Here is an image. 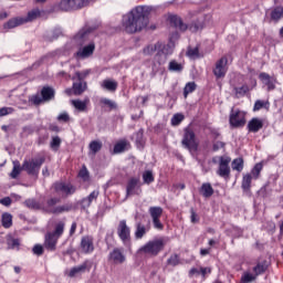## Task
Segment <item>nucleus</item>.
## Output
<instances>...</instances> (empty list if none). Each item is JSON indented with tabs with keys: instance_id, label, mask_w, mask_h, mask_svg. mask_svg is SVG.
<instances>
[{
	"instance_id": "nucleus-9",
	"label": "nucleus",
	"mask_w": 283,
	"mask_h": 283,
	"mask_svg": "<svg viewBox=\"0 0 283 283\" xmlns=\"http://www.w3.org/2000/svg\"><path fill=\"white\" fill-rule=\"evenodd\" d=\"M53 190L57 196H62V198H67V196H72V193L76 192V188L72 184L65 182H55Z\"/></svg>"
},
{
	"instance_id": "nucleus-38",
	"label": "nucleus",
	"mask_w": 283,
	"mask_h": 283,
	"mask_svg": "<svg viewBox=\"0 0 283 283\" xmlns=\"http://www.w3.org/2000/svg\"><path fill=\"white\" fill-rule=\"evenodd\" d=\"M64 231H65V222L60 221L55 224L54 231L49 233H51V235H55V238H61Z\"/></svg>"
},
{
	"instance_id": "nucleus-35",
	"label": "nucleus",
	"mask_w": 283,
	"mask_h": 283,
	"mask_svg": "<svg viewBox=\"0 0 283 283\" xmlns=\"http://www.w3.org/2000/svg\"><path fill=\"white\" fill-rule=\"evenodd\" d=\"M7 244H8V249H15L17 251H19V247L21 245V241L19 239H14V237H12V234H9L7 237Z\"/></svg>"
},
{
	"instance_id": "nucleus-5",
	"label": "nucleus",
	"mask_w": 283,
	"mask_h": 283,
	"mask_svg": "<svg viewBox=\"0 0 283 283\" xmlns=\"http://www.w3.org/2000/svg\"><path fill=\"white\" fill-rule=\"evenodd\" d=\"M181 145L189 151H198L199 144L198 140L196 139V133H193V129L185 128Z\"/></svg>"
},
{
	"instance_id": "nucleus-64",
	"label": "nucleus",
	"mask_w": 283,
	"mask_h": 283,
	"mask_svg": "<svg viewBox=\"0 0 283 283\" xmlns=\"http://www.w3.org/2000/svg\"><path fill=\"white\" fill-rule=\"evenodd\" d=\"M76 222H73L70 229V235H74L76 233Z\"/></svg>"
},
{
	"instance_id": "nucleus-41",
	"label": "nucleus",
	"mask_w": 283,
	"mask_h": 283,
	"mask_svg": "<svg viewBox=\"0 0 283 283\" xmlns=\"http://www.w3.org/2000/svg\"><path fill=\"white\" fill-rule=\"evenodd\" d=\"M269 102L259 99L254 103L253 112H260V109H269Z\"/></svg>"
},
{
	"instance_id": "nucleus-11",
	"label": "nucleus",
	"mask_w": 283,
	"mask_h": 283,
	"mask_svg": "<svg viewBox=\"0 0 283 283\" xmlns=\"http://www.w3.org/2000/svg\"><path fill=\"white\" fill-rule=\"evenodd\" d=\"M117 235L124 244H127L132 240V229L127 227L126 220H120L117 226Z\"/></svg>"
},
{
	"instance_id": "nucleus-33",
	"label": "nucleus",
	"mask_w": 283,
	"mask_h": 283,
	"mask_svg": "<svg viewBox=\"0 0 283 283\" xmlns=\"http://www.w3.org/2000/svg\"><path fill=\"white\" fill-rule=\"evenodd\" d=\"M96 0H71V6L73 10H81V8H85L86 6H90V3Z\"/></svg>"
},
{
	"instance_id": "nucleus-7",
	"label": "nucleus",
	"mask_w": 283,
	"mask_h": 283,
	"mask_svg": "<svg viewBox=\"0 0 283 283\" xmlns=\"http://www.w3.org/2000/svg\"><path fill=\"white\" fill-rule=\"evenodd\" d=\"M212 72L216 78H224V76H227V72H229V59L227 56L219 59L216 62Z\"/></svg>"
},
{
	"instance_id": "nucleus-51",
	"label": "nucleus",
	"mask_w": 283,
	"mask_h": 283,
	"mask_svg": "<svg viewBox=\"0 0 283 283\" xmlns=\"http://www.w3.org/2000/svg\"><path fill=\"white\" fill-rule=\"evenodd\" d=\"M184 120H185V115L176 114L171 118V125H174L176 127V126H178Z\"/></svg>"
},
{
	"instance_id": "nucleus-19",
	"label": "nucleus",
	"mask_w": 283,
	"mask_h": 283,
	"mask_svg": "<svg viewBox=\"0 0 283 283\" xmlns=\"http://www.w3.org/2000/svg\"><path fill=\"white\" fill-rule=\"evenodd\" d=\"M109 261L114 264H123V262H125V255L123 254V251L120 249H114L109 253Z\"/></svg>"
},
{
	"instance_id": "nucleus-52",
	"label": "nucleus",
	"mask_w": 283,
	"mask_h": 283,
	"mask_svg": "<svg viewBox=\"0 0 283 283\" xmlns=\"http://www.w3.org/2000/svg\"><path fill=\"white\" fill-rule=\"evenodd\" d=\"M168 264L170 266H178L180 264V258L178 254H174L168 259Z\"/></svg>"
},
{
	"instance_id": "nucleus-45",
	"label": "nucleus",
	"mask_w": 283,
	"mask_h": 283,
	"mask_svg": "<svg viewBox=\"0 0 283 283\" xmlns=\"http://www.w3.org/2000/svg\"><path fill=\"white\" fill-rule=\"evenodd\" d=\"M168 70L170 72H182L184 66L182 64L178 63L176 60H172L168 65Z\"/></svg>"
},
{
	"instance_id": "nucleus-48",
	"label": "nucleus",
	"mask_w": 283,
	"mask_h": 283,
	"mask_svg": "<svg viewBox=\"0 0 283 283\" xmlns=\"http://www.w3.org/2000/svg\"><path fill=\"white\" fill-rule=\"evenodd\" d=\"M143 180L146 185H151L154 182V172L151 170H147L143 174Z\"/></svg>"
},
{
	"instance_id": "nucleus-17",
	"label": "nucleus",
	"mask_w": 283,
	"mask_h": 283,
	"mask_svg": "<svg viewBox=\"0 0 283 283\" xmlns=\"http://www.w3.org/2000/svg\"><path fill=\"white\" fill-rule=\"evenodd\" d=\"M264 127V120L260 119L258 117H253L249 123H248V132L252 134H258L260 129Z\"/></svg>"
},
{
	"instance_id": "nucleus-22",
	"label": "nucleus",
	"mask_w": 283,
	"mask_h": 283,
	"mask_svg": "<svg viewBox=\"0 0 283 283\" xmlns=\"http://www.w3.org/2000/svg\"><path fill=\"white\" fill-rule=\"evenodd\" d=\"M90 266V262L85 261L81 265L74 266L69 272V277H76V275H81L82 273H85Z\"/></svg>"
},
{
	"instance_id": "nucleus-46",
	"label": "nucleus",
	"mask_w": 283,
	"mask_h": 283,
	"mask_svg": "<svg viewBox=\"0 0 283 283\" xmlns=\"http://www.w3.org/2000/svg\"><path fill=\"white\" fill-rule=\"evenodd\" d=\"M35 19H36V10L33 9L28 12L27 17H22L23 25H25V23H32V21H34Z\"/></svg>"
},
{
	"instance_id": "nucleus-1",
	"label": "nucleus",
	"mask_w": 283,
	"mask_h": 283,
	"mask_svg": "<svg viewBox=\"0 0 283 283\" xmlns=\"http://www.w3.org/2000/svg\"><path fill=\"white\" fill-rule=\"evenodd\" d=\"M151 8L138 6L123 17V28L128 34L140 32L149 25Z\"/></svg>"
},
{
	"instance_id": "nucleus-59",
	"label": "nucleus",
	"mask_w": 283,
	"mask_h": 283,
	"mask_svg": "<svg viewBox=\"0 0 283 283\" xmlns=\"http://www.w3.org/2000/svg\"><path fill=\"white\" fill-rule=\"evenodd\" d=\"M46 158H48V154H45V153L39 154L38 160H36L38 167L43 165V163H45Z\"/></svg>"
},
{
	"instance_id": "nucleus-57",
	"label": "nucleus",
	"mask_w": 283,
	"mask_h": 283,
	"mask_svg": "<svg viewBox=\"0 0 283 283\" xmlns=\"http://www.w3.org/2000/svg\"><path fill=\"white\" fill-rule=\"evenodd\" d=\"M9 114H14V108H12V107L0 108V118L3 116H9Z\"/></svg>"
},
{
	"instance_id": "nucleus-54",
	"label": "nucleus",
	"mask_w": 283,
	"mask_h": 283,
	"mask_svg": "<svg viewBox=\"0 0 283 283\" xmlns=\"http://www.w3.org/2000/svg\"><path fill=\"white\" fill-rule=\"evenodd\" d=\"M101 103H102V105H106L107 107H109V109H116L115 102L109 98H102Z\"/></svg>"
},
{
	"instance_id": "nucleus-3",
	"label": "nucleus",
	"mask_w": 283,
	"mask_h": 283,
	"mask_svg": "<svg viewBox=\"0 0 283 283\" xmlns=\"http://www.w3.org/2000/svg\"><path fill=\"white\" fill-rule=\"evenodd\" d=\"M59 202H61V198L53 197L46 200L44 205L38 206V209H42V211H45L46 213H54L55 216H59L61 213H67V211H72V206H57Z\"/></svg>"
},
{
	"instance_id": "nucleus-12",
	"label": "nucleus",
	"mask_w": 283,
	"mask_h": 283,
	"mask_svg": "<svg viewBox=\"0 0 283 283\" xmlns=\"http://www.w3.org/2000/svg\"><path fill=\"white\" fill-rule=\"evenodd\" d=\"M230 163V157H220L219 169L217 170L218 176L226 179L229 178V176H231V167H229Z\"/></svg>"
},
{
	"instance_id": "nucleus-23",
	"label": "nucleus",
	"mask_w": 283,
	"mask_h": 283,
	"mask_svg": "<svg viewBox=\"0 0 283 283\" xmlns=\"http://www.w3.org/2000/svg\"><path fill=\"white\" fill-rule=\"evenodd\" d=\"M92 33V29L84 28L78 31V33L75 35V41L80 43V45H83L87 39H90V34Z\"/></svg>"
},
{
	"instance_id": "nucleus-42",
	"label": "nucleus",
	"mask_w": 283,
	"mask_h": 283,
	"mask_svg": "<svg viewBox=\"0 0 283 283\" xmlns=\"http://www.w3.org/2000/svg\"><path fill=\"white\" fill-rule=\"evenodd\" d=\"M196 82H189L186 84L185 88H184V96L185 98H187L189 96V94L196 92Z\"/></svg>"
},
{
	"instance_id": "nucleus-26",
	"label": "nucleus",
	"mask_w": 283,
	"mask_h": 283,
	"mask_svg": "<svg viewBox=\"0 0 283 283\" xmlns=\"http://www.w3.org/2000/svg\"><path fill=\"white\" fill-rule=\"evenodd\" d=\"M170 24L174 25L177 30L185 32L189 27L182 22V19L178 15L170 17Z\"/></svg>"
},
{
	"instance_id": "nucleus-28",
	"label": "nucleus",
	"mask_w": 283,
	"mask_h": 283,
	"mask_svg": "<svg viewBox=\"0 0 283 283\" xmlns=\"http://www.w3.org/2000/svg\"><path fill=\"white\" fill-rule=\"evenodd\" d=\"M99 193L101 192L98 190H94L93 192L90 193V196L82 199V206L84 207V209L92 207V202L98 199Z\"/></svg>"
},
{
	"instance_id": "nucleus-6",
	"label": "nucleus",
	"mask_w": 283,
	"mask_h": 283,
	"mask_svg": "<svg viewBox=\"0 0 283 283\" xmlns=\"http://www.w3.org/2000/svg\"><path fill=\"white\" fill-rule=\"evenodd\" d=\"M229 123L231 127L240 128L247 125V113L238 108H232L230 113Z\"/></svg>"
},
{
	"instance_id": "nucleus-31",
	"label": "nucleus",
	"mask_w": 283,
	"mask_h": 283,
	"mask_svg": "<svg viewBox=\"0 0 283 283\" xmlns=\"http://www.w3.org/2000/svg\"><path fill=\"white\" fill-rule=\"evenodd\" d=\"M55 10H60L61 12H70L71 10H74L72 0H61L60 3L55 6Z\"/></svg>"
},
{
	"instance_id": "nucleus-18",
	"label": "nucleus",
	"mask_w": 283,
	"mask_h": 283,
	"mask_svg": "<svg viewBox=\"0 0 283 283\" xmlns=\"http://www.w3.org/2000/svg\"><path fill=\"white\" fill-rule=\"evenodd\" d=\"M22 169L23 171H27L29 175H34L36 174V159L31 158V159H24L22 164Z\"/></svg>"
},
{
	"instance_id": "nucleus-36",
	"label": "nucleus",
	"mask_w": 283,
	"mask_h": 283,
	"mask_svg": "<svg viewBox=\"0 0 283 283\" xmlns=\"http://www.w3.org/2000/svg\"><path fill=\"white\" fill-rule=\"evenodd\" d=\"M127 145H129V143L125 139L117 142L114 146L113 154H123V151L127 149Z\"/></svg>"
},
{
	"instance_id": "nucleus-60",
	"label": "nucleus",
	"mask_w": 283,
	"mask_h": 283,
	"mask_svg": "<svg viewBox=\"0 0 283 283\" xmlns=\"http://www.w3.org/2000/svg\"><path fill=\"white\" fill-rule=\"evenodd\" d=\"M57 120H60L61 123H69L70 115L67 113H62L59 115Z\"/></svg>"
},
{
	"instance_id": "nucleus-16",
	"label": "nucleus",
	"mask_w": 283,
	"mask_h": 283,
	"mask_svg": "<svg viewBox=\"0 0 283 283\" xmlns=\"http://www.w3.org/2000/svg\"><path fill=\"white\" fill-rule=\"evenodd\" d=\"M80 249L82 253H93L94 252V238L86 235L81 240Z\"/></svg>"
},
{
	"instance_id": "nucleus-37",
	"label": "nucleus",
	"mask_w": 283,
	"mask_h": 283,
	"mask_svg": "<svg viewBox=\"0 0 283 283\" xmlns=\"http://www.w3.org/2000/svg\"><path fill=\"white\" fill-rule=\"evenodd\" d=\"M253 179L254 178L251 174L243 175L242 185H241L243 191H249V189H251V182Z\"/></svg>"
},
{
	"instance_id": "nucleus-30",
	"label": "nucleus",
	"mask_w": 283,
	"mask_h": 283,
	"mask_svg": "<svg viewBox=\"0 0 283 283\" xmlns=\"http://www.w3.org/2000/svg\"><path fill=\"white\" fill-rule=\"evenodd\" d=\"M12 165L13 168L9 176L13 180H17V178H19V176L21 175V171H23V166H21V163H19V160H14Z\"/></svg>"
},
{
	"instance_id": "nucleus-61",
	"label": "nucleus",
	"mask_w": 283,
	"mask_h": 283,
	"mask_svg": "<svg viewBox=\"0 0 283 283\" xmlns=\"http://www.w3.org/2000/svg\"><path fill=\"white\" fill-rule=\"evenodd\" d=\"M0 205H3V207H10V205H12V199L10 197H4L0 199Z\"/></svg>"
},
{
	"instance_id": "nucleus-47",
	"label": "nucleus",
	"mask_w": 283,
	"mask_h": 283,
	"mask_svg": "<svg viewBox=\"0 0 283 283\" xmlns=\"http://www.w3.org/2000/svg\"><path fill=\"white\" fill-rule=\"evenodd\" d=\"M262 164H256L253 168H252V170H251V176H252V178L254 179V180H258V178H260V174H261V171H262Z\"/></svg>"
},
{
	"instance_id": "nucleus-62",
	"label": "nucleus",
	"mask_w": 283,
	"mask_h": 283,
	"mask_svg": "<svg viewBox=\"0 0 283 283\" xmlns=\"http://www.w3.org/2000/svg\"><path fill=\"white\" fill-rule=\"evenodd\" d=\"M224 143L223 142H216L212 146L213 151H218L219 149H223Z\"/></svg>"
},
{
	"instance_id": "nucleus-24",
	"label": "nucleus",
	"mask_w": 283,
	"mask_h": 283,
	"mask_svg": "<svg viewBox=\"0 0 283 283\" xmlns=\"http://www.w3.org/2000/svg\"><path fill=\"white\" fill-rule=\"evenodd\" d=\"M71 105L77 109V112H87V105H90L88 97H85L84 101L72 99Z\"/></svg>"
},
{
	"instance_id": "nucleus-32",
	"label": "nucleus",
	"mask_w": 283,
	"mask_h": 283,
	"mask_svg": "<svg viewBox=\"0 0 283 283\" xmlns=\"http://www.w3.org/2000/svg\"><path fill=\"white\" fill-rule=\"evenodd\" d=\"M102 87L108 92H116V90H118V82L114 80H104L102 82Z\"/></svg>"
},
{
	"instance_id": "nucleus-53",
	"label": "nucleus",
	"mask_w": 283,
	"mask_h": 283,
	"mask_svg": "<svg viewBox=\"0 0 283 283\" xmlns=\"http://www.w3.org/2000/svg\"><path fill=\"white\" fill-rule=\"evenodd\" d=\"M205 28V24L202 22H195L189 25L190 32H198V30H202Z\"/></svg>"
},
{
	"instance_id": "nucleus-49",
	"label": "nucleus",
	"mask_w": 283,
	"mask_h": 283,
	"mask_svg": "<svg viewBox=\"0 0 283 283\" xmlns=\"http://www.w3.org/2000/svg\"><path fill=\"white\" fill-rule=\"evenodd\" d=\"M187 56H189V59H200V51L198 46L193 49L189 48L187 51Z\"/></svg>"
},
{
	"instance_id": "nucleus-2",
	"label": "nucleus",
	"mask_w": 283,
	"mask_h": 283,
	"mask_svg": "<svg viewBox=\"0 0 283 283\" xmlns=\"http://www.w3.org/2000/svg\"><path fill=\"white\" fill-rule=\"evenodd\" d=\"M167 242H169V239L161 237V238H155L150 241H148L145 245H143L139 249V253H144V255H153L156 258L160 251L165 250V247H167Z\"/></svg>"
},
{
	"instance_id": "nucleus-50",
	"label": "nucleus",
	"mask_w": 283,
	"mask_h": 283,
	"mask_svg": "<svg viewBox=\"0 0 283 283\" xmlns=\"http://www.w3.org/2000/svg\"><path fill=\"white\" fill-rule=\"evenodd\" d=\"M90 70H85L82 72H76L75 76L73 78H77V81H85V78H87V76H90Z\"/></svg>"
},
{
	"instance_id": "nucleus-56",
	"label": "nucleus",
	"mask_w": 283,
	"mask_h": 283,
	"mask_svg": "<svg viewBox=\"0 0 283 283\" xmlns=\"http://www.w3.org/2000/svg\"><path fill=\"white\" fill-rule=\"evenodd\" d=\"M24 206L27 207V209H31L34 211V209H36V200L35 199H27L24 201Z\"/></svg>"
},
{
	"instance_id": "nucleus-34",
	"label": "nucleus",
	"mask_w": 283,
	"mask_h": 283,
	"mask_svg": "<svg viewBox=\"0 0 283 283\" xmlns=\"http://www.w3.org/2000/svg\"><path fill=\"white\" fill-rule=\"evenodd\" d=\"M200 193L203 198H211L213 196V187L211 184H202Z\"/></svg>"
},
{
	"instance_id": "nucleus-44",
	"label": "nucleus",
	"mask_w": 283,
	"mask_h": 283,
	"mask_svg": "<svg viewBox=\"0 0 283 283\" xmlns=\"http://www.w3.org/2000/svg\"><path fill=\"white\" fill-rule=\"evenodd\" d=\"M103 149V143L98 142V140H93L90 144V150L93 155L98 154V150Z\"/></svg>"
},
{
	"instance_id": "nucleus-43",
	"label": "nucleus",
	"mask_w": 283,
	"mask_h": 283,
	"mask_svg": "<svg viewBox=\"0 0 283 283\" xmlns=\"http://www.w3.org/2000/svg\"><path fill=\"white\" fill-rule=\"evenodd\" d=\"M283 17V8L282 7H276L272 12H271V19L272 21H280Z\"/></svg>"
},
{
	"instance_id": "nucleus-4",
	"label": "nucleus",
	"mask_w": 283,
	"mask_h": 283,
	"mask_svg": "<svg viewBox=\"0 0 283 283\" xmlns=\"http://www.w3.org/2000/svg\"><path fill=\"white\" fill-rule=\"evenodd\" d=\"M146 56H153L156 54L155 60L159 63V65H165L167 63V53H165V44L163 42H157L155 44H149L143 50Z\"/></svg>"
},
{
	"instance_id": "nucleus-25",
	"label": "nucleus",
	"mask_w": 283,
	"mask_h": 283,
	"mask_svg": "<svg viewBox=\"0 0 283 283\" xmlns=\"http://www.w3.org/2000/svg\"><path fill=\"white\" fill-rule=\"evenodd\" d=\"M149 229H150L149 226H145V224L138 222L136 224V231H135L136 240H143V238H145V235H147V232H149Z\"/></svg>"
},
{
	"instance_id": "nucleus-27",
	"label": "nucleus",
	"mask_w": 283,
	"mask_h": 283,
	"mask_svg": "<svg viewBox=\"0 0 283 283\" xmlns=\"http://www.w3.org/2000/svg\"><path fill=\"white\" fill-rule=\"evenodd\" d=\"M56 242H59V237H55L49 232L45 237V249L49 251H54L56 249Z\"/></svg>"
},
{
	"instance_id": "nucleus-13",
	"label": "nucleus",
	"mask_w": 283,
	"mask_h": 283,
	"mask_svg": "<svg viewBox=\"0 0 283 283\" xmlns=\"http://www.w3.org/2000/svg\"><path fill=\"white\" fill-rule=\"evenodd\" d=\"M96 50V44L94 42L82 46L77 50V52L74 54L75 59H90L92 54H94V51Z\"/></svg>"
},
{
	"instance_id": "nucleus-55",
	"label": "nucleus",
	"mask_w": 283,
	"mask_h": 283,
	"mask_svg": "<svg viewBox=\"0 0 283 283\" xmlns=\"http://www.w3.org/2000/svg\"><path fill=\"white\" fill-rule=\"evenodd\" d=\"M51 147L56 151L59 147H61V137L59 136L53 137L51 142Z\"/></svg>"
},
{
	"instance_id": "nucleus-14",
	"label": "nucleus",
	"mask_w": 283,
	"mask_h": 283,
	"mask_svg": "<svg viewBox=\"0 0 283 283\" xmlns=\"http://www.w3.org/2000/svg\"><path fill=\"white\" fill-rule=\"evenodd\" d=\"M54 88L50 87V86H44L41 90V97L36 98V105H41L42 103H50V101H53L54 98Z\"/></svg>"
},
{
	"instance_id": "nucleus-39",
	"label": "nucleus",
	"mask_w": 283,
	"mask_h": 283,
	"mask_svg": "<svg viewBox=\"0 0 283 283\" xmlns=\"http://www.w3.org/2000/svg\"><path fill=\"white\" fill-rule=\"evenodd\" d=\"M1 223L4 229H10L12 227V214L8 212L2 213Z\"/></svg>"
},
{
	"instance_id": "nucleus-21",
	"label": "nucleus",
	"mask_w": 283,
	"mask_h": 283,
	"mask_svg": "<svg viewBox=\"0 0 283 283\" xmlns=\"http://www.w3.org/2000/svg\"><path fill=\"white\" fill-rule=\"evenodd\" d=\"M19 25H23V17H15L10 19L3 24V30H14V28H19Z\"/></svg>"
},
{
	"instance_id": "nucleus-15",
	"label": "nucleus",
	"mask_w": 283,
	"mask_h": 283,
	"mask_svg": "<svg viewBox=\"0 0 283 283\" xmlns=\"http://www.w3.org/2000/svg\"><path fill=\"white\" fill-rule=\"evenodd\" d=\"M138 178H130L128 180V184L126 186V196L129 198V196H138L140 193V188H138Z\"/></svg>"
},
{
	"instance_id": "nucleus-58",
	"label": "nucleus",
	"mask_w": 283,
	"mask_h": 283,
	"mask_svg": "<svg viewBox=\"0 0 283 283\" xmlns=\"http://www.w3.org/2000/svg\"><path fill=\"white\" fill-rule=\"evenodd\" d=\"M80 178H82L85 182H87V180H90V171H87V168H83L80 170L78 172Z\"/></svg>"
},
{
	"instance_id": "nucleus-40",
	"label": "nucleus",
	"mask_w": 283,
	"mask_h": 283,
	"mask_svg": "<svg viewBox=\"0 0 283 283\" xmlns=\"http://www.w3.org/2000/svg\"><path fill=\"white\" fill-rule=\"evenodd\" d=\"M232 169L239 172L242 171V169H244V159L242 157L233 159Z\"/></svg>"
},
{
	"instance_id": "nucleus-63",
	"label": "nucleus",
	"mask_w": 283,
	"mask_h": 283,
	"mask_svg": "<svg viewBox=\"0 0 283 283\" xmlns=\"http://www.w3.org/2000/svg\"><path fill=\"white\" fill-rule=\"evenodd\" d=\"M202 277H206L207 273H211L210 268H200V272Z\"/></svg>"
},
{
	"instance_id": "nucleus-8",
	"label": "nucleus",
	"mask_w": 283,
	"mask_h": 283,
	"mask_svg": "<svg viewBox=\"0 0 283 283\" xmlns=\"http://www.w3.org/2000/svg\"><path fill=\"white\" fill-rule=\"evenodd\" d=\"M148 213L151 218L154 229H157V231H163L165 229V226L160 221V218H163V208L150 207L148 209Z\"/></svg>"
},
{
	"instance_id": "nucleus-29",
	"label": "nucleus",
	"mask_w": 283,
	"mask_h": 283,
	"mask_svg": "<svg viewBox=\"0 0 283 283\" xmlns=\"http://www.w3.org/2000/svg\"><path fill=\"white\" fill-rule=\"evenodd\" d=\"M87 90V83L86 82H75L73 83V94L75 96H81V94H83V92H85Z\"/></svg>"
},
{
	"instance_id": "nucleus-20",
	"label": "nucleus",
	"mask_w": 283,
	"mask_h": 283,
	"mask_svg": "<svg viewBox=\"0 0 283 283\" xmlns=\"http://www.w3.org/2000/svg\"><path fill=\"white\" fill-rule=\"evenodd\" d=\"M259 78L260 81H262L264 85H266L269 91L275 88V83H276L275 77L269 75V73H261L259 75Z\"/></svg>"
},
{
	"instance_id": "nucleus-10",
	"label": "nucleus",
	"mask_w": 283,
	"mask_h": 283,
	"mask_svg": "<svg viewBox=\"0 0 283 283\" xmlns=\"http://www.w3.org/2000/svg\"><path fill=\"white\" fill-rule=\"evenodd\" d=\"M264 271H266V266H264V264H262V263H259L253 268V273L244 272L241 277V281L243 283L255 282V280L258 279V275H262V273H264Z\"/></svg>"
}]
</instances>
